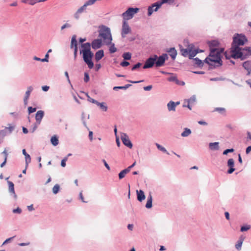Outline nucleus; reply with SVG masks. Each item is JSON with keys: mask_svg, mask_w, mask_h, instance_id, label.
<instances>
[{"mask_svg": "<svg viewBox=\"0 0 251 251\" xmlns=\"http://www.w3.org/2000/svg\"><path fill=\"white\" fill-rule=\"evenodd\" d=\"M131 86L130 84H126L124 86H118V87H114L113 88V90H117V89H126L129 87Z\"/></svg>", "mask_w": 251, "mask_h": 251, "instance_id": "4c0bfd02", "label": "nucleus"}, {"mask_svg": "<svg viewBox=\"0 0 251 251\" xmlns=\"http://www.w3.org/2000/svg\"><path fill=\"white\" fill-rule=\"evenodd\" d=\"M123 57L125 60H130L131 57V54L129 52H125L123 54Z\"/></svg>", "mask_w": 251, "mask_h": 251, "instance_id": "c9c22d12", "label": "nucleus"}, {"mask_svg": "<svg viewBox=\"0 0 251 251\" xmlns=\"http://www.w3.org/2000/svg\"><path fill=\"white\" fill-rule=\"evenodd\" d=\"M152 88V85H149L144 87V89L145 91H150Z\"/></svg>", "mask_w": 251, "mask_h": 251, "instance_id": "4d7b16f0", "label": "nucleus"}, {"mask_svg": "<svg viewBox=\"0 0 251 251\" xmlns=\"http://www.w3.org/2000/svg\"><path fill=\"white\" fill-rule=\"evenodd\" d=\"M193 61L194 62V64H195L197 66L201 67L203 65V62L202 61L198 58H194Z\"/></svg>", "mask_w": 251, "mask_h": 251, "instance_id": "2f4dec72", "label": "nucleus"}, {"mask_svg": "<svg viewBox=\"0 0 251 251\" xmlns=\"http://www.w3.org/2000/svg\"><path fill=\"white\" fill-rule=\"evenodd\" d=\"M251 228V226L250 225H246L245 226H243L241 228V231L242 232L246 231L248 230Z\"/></svg>", "mask_w": 251, "mask_h": 251, "instance_id": "ea45409f", "label": "nucleus"}, {"mask_svg": "<svg viewBox=\"0 0 251 251\" xmlns=\"http://www.w3.org/2000/svg\"><path fill=\"white\" fill-rule=\"evenodd\" d=\"M102 45L101 39H97L94 40L91 44L92 47L93 49L96 50L101 47Z\"/></svg>", "mask_w": 251, "mask_h": 251, "instance_id": "f8f14e48", "label": "nucleus"}, {"mask_svg": "<svg viewBox=\"0 0 251 251\" xmlns=\"http://www.w3.org/2000/svg\"><path fill=\"white\" fill-rule=\"evenodd\" d=\"M44 115V112L42 110H39L37 112L35 115L36 123L35 124L34 127L32 129V132H33L37 128L38 125H39L41 122L42 119H43Z\"/></svg>", "mask_w": 251, "mask_h": 251, "instance_id": "423d86ee", "label": "nucleus"}, {"mask_svg": "<svg viewBox=\"0 0 251 251\" xmlns=\"http://www.w3.org/2000/svg\"><path fill=\"white\" fill-rule=\"evenodd\" d=\"M22 152L23 154L25 156L26 163L28 164L29 163L31 162L30 156L28 153H26L25 149H23Z\"/></svg>", "mask_w": 251, "mask_h": 251, "instance_id": "a878e982", "label": "nucleus"}, {"mask_svg": "<svg viewBox=\"0 0 251 251\" xmlns=\"http://www.w3.org/2000/svg\"><path fill=\"white\" fill-rule=\"evenodd\" d=\"M81 48L80 53H82L84 62L87 64L90 69L93 68L94 63L92 59L94 54L91 51V44L89 43L82 44Z\"/></svg>", "mask_w": 251, "mask_h": 251, "instance_id": "7ed1b4c3", "label": "nucleus"}, {"mask_svg": "<svg viewBox=\"0 0 251 251\" xmlns=\"http://www.w3.org/2000/svg\"><path fill=\"white\" fill-rule=\"evenodd\" d=\"M128 173H129V170L128 169H125L124 170H123V171H122L119 174V179H122L123 178H124L126 175V174H127Z\"/></svg>", "mask_w": 251, "mask_h": 251, "instance_id": "c85d7f7f", "label": "nucleus"}, {"mask_svg": "<svg viewBox=\"0 0 251 251\" xmlns=\"http://www.w3.org/2000/svg\"><path fill=\"white\" fill-rule=\"evenodd\" d=\"M247 39L244 35L237 34L233 37V41L231 48V56L234 58L244 59L247 56L251 55V49L246 48L242 49L239 46L243 45Z\"/></svg>", "mask_w": 251, "mask_h": 251, "instance_id": "f257e3e1", "label": "nucleus"}, {"mask_svg": "<svg viewBox=\"0 0 251 251\" xmlns=\"http://www.w3.org/2000/svg\"><path fill=\"white\" fill-rule=\"evenodd\" d=\"M196 101V97L195 96L191 97L189 100H187V104H184L183 106L187 107L189 109L191 110V107L190 106V104H192Z\"/></svg>", "mask_w": 251, "mask_h": 251, "instance_id": "f3484780", "label": "nucleus"}, {"mask_svg": "<svg viewBox=\"0 0 251 251\" xmlns=\"http://www.w3.org/2000/svg\"><path fill=\"white\" fill-rule=\"evenodd\" d=\"M156 147H157V149L158 150H160L161 151H163L164 152L168 154H169V153L165 149V148H164L163 147L161 146V145H160L158 143L156 144Z\"/></svg>", "mask_w": 251, "mask_h": 251, "instance_id": "f704fd0d", "label": "nucleus"}, {"mask_svg": "<svg viewBox=\"0 0 251 251\" xmlns=\"http://www.w3.org/2000/svg\"><path fill=\"white\" fill-rule=\"evenodd\" d=\"M5 135V131L4 130H0V143Z\"/></svg>", "mask_w": 251, "mask_h": 251, "instance_id": "79ce46f5", "label": "nucleus"}, {"mask_svg": "<svg viewBox=\"0 0 251 251\" xmlns=\"http://www.w3.org/2000/svg\"><path fill=\"white\" fill-rule=\"evenodd\" d=\"M233 151H234V150L233 149H226L224 151L223 154L226 155V154H227L228 152H232Z\"/></svg>", "mask_w": 251, "mask_h": 251, "instance_id": "8fccbe9b", "label": "nucleus"}, {"mask_svg": "<svg viewBox=\"0 0 251 251\" xmlns=\"http://www.w3.org/2000/svg\"><path fill=\"white\" fill-rule=\"evenodd\" d=\"M71 48L75 49L77 48V43L76 39V36H73L71 40Z\"/></svg>", "mask_w": 251, "mask_h": 251, "instance_id": "6ab92c4d", "label": "nucleus"}, {"mask_svg": "<svg viewBox=\"0 0 251 251\" xmlns=\"http://www.w3.org/2000/svg\"><path fill=\"white\" fill-rule=\"evenodd\" d=\"M243 242V239H240L238 241L237 243L235 245L236 248L237 250H239L241 249Z\"/></svg>", "mask_w": 251, "mask_h": 251, "instance_id": "e433bc0d", "label": "nucleus"}, {"mask_svg": "<svg viewBox=\"0 0 251 251\" xmlns=\"http://www.w3.org/2000/svg\"><path fill=\"white\" fill-rule=\"evenodd\" d=\"M168 51L172 58L173 60L175 59L177 55V52L175 49L174 48H171Z\"/></svg>", "mask_w": 251, "mask_h": 251, "instance_id": "aec40b11", "label": "nucleus"}, {"mask_svg": "<svg viewBox=\"0 0 251 251\" xmlns=\"http://www.w3.org/2000/svg\"><path fill=\"white\" fill-rule=\"evenodd\" d=\"M2 153L4 154V158H6V160H7L8 154L6 149L4 150Z\"/></svg>", "mask_w": 251, "mask_h": 251, "instance_id": "13d9d810", "label": "nucleus"}, {"mask_svg": "<svg viewBox=\"0 0 251 251\" xmlns=\"http://www.w3.org/2000/svg\"><path fill=\"white\" fill-rule=\"evenodd\" d=\"M50 141L51 144L55 146L58 144V140L56 136H53L51 138Z\"/></svg>", "mask_w": 251, "mask_h": 251, "instance_id": "c756f323", "label": "nucleus"}, {"mask_svg": "<svg viewBox=\"0 0 251 251\" xmlns=\"http://www.w3.org/2000/svg\"><path fill=\"white\" fill-rule=\"evenodd\" d=\"M214 111H218L220 113H224L226 111V109L223 107H217L215 109Z\"/></svg>", "mask_w": 251, "mask_h": 251, "instance_id": "c03bdc74", "label": "nucleus"}, {"mask_svg": "<svg viewBox=\"0 0 251 251\" xmlns=\"http://www.w3.org/2000/svg\"><path fill=\"white\" fill-rule=\"evenodd\" d=\"M79 14H80L76 11L74 15L75 18L76 19H78L79 17Z\"/></svg>", "mask_w": 251, "mask_h": 251, "instance_id": "774afa93", "label": "nucleus"}, {"mask_svg": "<svg viewBox=\"0 0 251 251\" xmlns=\"http://www.w3.org/2000/svg\"><path fill=\"white\" fill-rule=\"evenodd\" d=\"M33 88L31 86H29L27 88V90L25 92V96L24 98V103L26 105L27 104V100L30 95V93L32 91Z\"/></svg>", "mask_w": 251, "mask_h": 251, "instance_id": "2eb2a0df", "label": "nucleus"}, {"mask_svg": "<svg viewBox=\"0 0 251 251\" xmlns=\"http://www.w3.org/2000/svg\"><path fill=\"white\" fill-rule=\"evenodd\" d=\"M157 58L156 55H154L153 56L149 58L146 61L143 69H148L151 68L154 64L155 65V61Z\"/></svg>", "mask_w": 251, "mask_h": 251, "instance_id": "6e6552de", "label": "nucleus"}, {"mask_svg": "<svg viewBox=\"0 0 251 251\" xmlns=\"http://www.w3.org/2000/svg\"><path fill=\"white\" fill-rule=\"evenodd\" d=\"M152 198L151 195H150L148 197L147 201L146 204V207L147 208H150L152 207Z\"/></svg>", "mask_w": 251, "mask_h": 251, "instance_id": "b1692460", "label": "nucleus"}, {"mask_svg": "<svg viewBox=\"0 0 251 251\" xmlns=\"http://www.w3.org/2000/svg\"><path fill=\"white\" fill-rule=\"evenodd\" d=\"M87 100L89 102L95 103L97 105V103L98 102V101L91 98L88 95H87Z\"/></svg>", "mask_w": 251, "mask_h": 251, "instance_id": "a19ab883", "label": "nucleus"}, {"mask_svg": "<svg viewBox=\"0 0 251 251\" xmlns=\"http://www.w3.org/2000/svg\"><path fill=\"white\" fill-rule=\"evenodd\" d=\"M167 107L169 111H175L176 104L174 101H170L168 104Z\"/></svg>", "mask_w": 251, "mask_h": 251, "instance_id": "5701e85b", "label": "nucleus"}, {"mask_svg": "<svg viewBox=\"0 0 251 251\" xmlns=\"http://www.w3.org/2000/svg\"><path fill=\"white\" fill-rule=\"evenodd\" d=\"M59 186L58 184L55 185L52 188L53 193L55 194H57L59 191Z\"/></svg>", "mask_w": 251, "mask_h": 251, "instance_id": "58836bf2", "label": "nucleus"}, {"mask_svg": "<svg viewBox=\"0 0 251 251\" xmlns=\"http://www.w3.org/2000/svg\"><path fill=\"white\" fill-rule=\"evenodd\" d=\"M169 0H161L160 1H158L157 2H155L151 5V6H149L148 8V16H151L152 12V7H156L155 9H154V11H156L160 7V6L165 3H167L169 1Z\"/></svg>", "mask_w": 251, "mask_h": 251, "instance_id": "0eeeda50", "label": "nucleus"}, {"mask_svg": "<svg viewBox=\"0 0 251 251\" xmlns=\"http://www.w3.org/2000/svg\"><path fill=\"white\" fill-rule=\"evenodd\" d=\"M201 50H192L191 49L189 50V57L190 59H192L193 57L195 56L196 54L199 52H202Z\"/></svg>", "mask_w": 251, "mask_h": 251, "instance_id": "412c9836", "label": "nucleus"}, {"mask_svg": "<svg viewBox=\"0 0 251 251\" xmlns=\"http://www.w3.org/2000/svg\"><path fill=\"white\" fill-rule=\"evenodd\" d=\"M49 57V53H47L45 55V57L44 58H43V59H42V60H41V61H42V62H48L49 61V60H48Z\"/></svg>", "mask_w": 251, "mask_h": 251, "instance_id": "603ef678", "label": "nucleus"}, {"mask_svg": "<svg viewBox=\"0 0 251 251\" xmlns=\"http://www.w3.org/2000/svg\"><path fill=\"white\" fill-rule=\"evenodd\" d=\"M243 68L248 72L247 75L251 74V61H247L243 63Z\"/></svg>", "mask_w": 251, "mask_h": 251, "instance_id": "4468645a", "label": "nucleus"}, {"mask_svg": "<svg viewBox=\"0 0 251 251\" xmlns=\"http://www.w3.org/2000/svg\"><path fill=\"white\" fill-rule=\"evenodd\" d=\"M190 49H181L180 50V52L181 53V54L185 56V57H186L187 56L189 55V50Z\"/></svg>", "mask_w": 251, "mask_h": 251, "instance_id": "473e14b6", "label": "nucleus"}, {"mask_svg": "<svg viewBox=\"0 0 251 251\" xmlns=\"http://www.w3.org/2000/svg\"><path fill=\"white\" fill-rule=\"evenodd\" d=\"M74 58L75 59L76 58V56H77V48L74 49Z\"/></svg>", "mask_w": 251, "mask_h": 251, "instance_id": "052dcab7", "label": "nucleus"}, {"mask_svg": "<svg viewBox=\"0 0 251 251\" xmlns=\"http://www.w3.org/2000/svg\"><path fill=\"white\" fill-rule=\"evenodd\" d=\"M42 88L44 91H47L49 89V87L48 86H44L42 87Z\"/></svg>", "mask_w": 251, "mask_h": 251, "instance_id": "680f3d73", "label": "nucleus"}, {"mask_svg": "<svg viewBox=\"0 0 251 251\" xmlns=\"http://www.w3.org/2000/svg\"><path fill=\"white\" fill-rule=\"evenodd\" d=\"M71 27V25L70 24L66 23L61 27V30H62L66 28H70Z\"/></svg>", "mask_w": 251, "mask_h": 251, "instance_id": "a18cd8bd", "label": "nucleus"}, {"mask_svg": "<svg viewBox=\"0 0 251 251\" xmlns=\"http://www.w3.org/2000/svg\"><path fill=\"white\" fill-rule=\"evenodd\" d=\"M5 128L8 129L10 132H11L14 129V126L9 125L8 127H6Z\"/></svg>", "mask_w": 251, "mask_h": 251, "instance_id": "bf43d9fd", "label": "nucleus"}, {"mask_svg": "<svg viewBox=\"0 0 251 251\" xmlns=\"http://www.w3.org/2000/svg\"><path fill=\"white\" fill-rule=\"evenodd\" d=\"M103 55V51L102 50H100L96 53L95 59L97 61H99L102 58Z\"/></svg>", "mask_w": 251, "mask_h": 251, "instance_id": "4be33fe9", "label": "nucleus"}, {"mask_svg": "<svg viewBox=\"0 0 251 251\" xmlns=\"http://www.w3.org/2000/svg\"><path fill=\"white\" fill-rule=\"evenodd\" d=\"M191 133V131L190 129L185 128L184 129V131L181 133V136L182 137H187Z\"/></svg>", "mask_w": 251, "mask_h": 251, "instance_id": "7c9ffc66", "label": "nucleus"}, {"mask_svg": "<svg viewBox=\"0 0 251 251\" xmlns=\"http://www.w3.org/2000/svg\"><path fill=\"white\" fill-rule=\"evenodd\" d=\"M246 153L247 154H248L251 151V146H249L247 149H246Z\"/></svg>", "mask_w": 251, "mask_h": 251, "instance_id": "0e129e2a", "label": "nucleus"}, {"mask_svg": "<svg viewBox=\"0 0 251 251\" xmlns=\"http://www.w3.org/2000/svg\"><path fill=\"white\" fill-rule=\"evenodd\" d=\"M209 147L211 150H216L218 149V143H211L209 144Z\"/></svg>", "mask_w": 251, "mask_h": 251, "instance_id": "72a5a7b5", "label": "nucleus"}, {"mask_svg": "<svg viewBox=\"0 0 251 251\" xmlns=\"http://www.w3.org/2000/svg\"><path fill=\"white\" fill-rule=\"evenodd\" d=\"M87 6L86 5H85V4L82 6H81V7H80L77 10V12L78 13H79V14L81 13L83 11H84L85 9H86V8Z\"/></svg>", "mask_w": 251, "mask_h": 251, "instance_id": "37998d69", "label": "nucleus"}, {"mask_svg": "<svg viewBox=\"0 0 251 251\" xmlns=\"http://www.w3.org/2000/svg\"><path fill=\"white\" fill-rule=\"evenodd\" d=\"M224 50H219L217 48H212L208 57L205 58V62L209 65L221 66L222 65L221 53Z\"/></svg>", "mask_w": 251, "mask_h": 251, "instance_id": "f03ea898", "label": "nucleus"}, {"mask_svg": "<svg viewBox=\"0 0 251 251\" xmlns=\"http://www.w3.org/2000/svg\"><path fill=\"white\" fill-rule=\"evenodd\" d=\"M219 45V43L217 41H212L209 43V46L210 47V51H211L212 48H217Z\"/></svg>", "mask_w": 251, "mask_h": 251, "instance_id": "cd10ccee", "label": "nucleus"}, {"mask_svg": "<svg viewBox=\"0 0 251 251\" xmlns=\"http://www.w3.org/2000/svg\"><path fill=\"white\" fill-rule=\"evenodd\" d=\"M198 123L200 124V125H204V126H206L207 125V123L205 122H204V121H200L198 122Z\"/></svg>", "mask_w": 251, "mask_h": 251, "instance_id": "338daca9", "label": "nucleus"}, {"mask_svg": "<svg viewBox=\"0 0 251 251\" xmlns=\"http://www.w3.org/2000/svg\"><path fill=\"white\" fill-rule=\"evenodd\" d=\"M227 166L229 168V169L228 170L227 173L229 174H232L234 171L235 168L234 166V160L232 158H230L228 159L227 161Z\"/></svg>", "mask_w": 251, "mask_h": 251, "instance_id": "ddd939ff", "label": "nucleus"}, {"mask_svg": "<svg viewBox=\"0 0 251 251\" xmlns=\"http://www.w3.org/2000/svg\"><path fill=\"white\" fill-rule=\"evenodd\" d=\"M142 66L141 63H138L136 64H135L131 69L132 71H134L139 68H140Z\"/></svg>", "mask_w": 251, "mask_h": 251, "instance_id": "49530a36", "label": "nucleus"}, {"mask_svg": "<svg viewBox=\"0 0 251 251\" xmlns=\"http://www.w3.org/2000/svg\"><path fill=\"white\" fill-rule=\"evenodd\" d=\"M46 0H24L23 1V2L25 3H28L30 5H34L37 2L45 1Z\"/></svg>", "mask_w": 251, "mask_h": 251, "instance_id": "bb28decb", "label": "nucleus"}, {"mask_svg": "<svg viewBox=\"0 0 251 251\" xmlns=\"http://www.w3.org/2000/svg\"><path fill=\"white\" fill-rule=\"evenodd\" d=\"M137 200L139 201H142L145 199V195L144 192L142 190H137Z\"/></svg>", "mask_w": 251, "mask_h": 251, "instance_id": "a211bd4d", "label": "nucleus"}, {"mask_svg": "<svg viewBox=\"0 0 251 251\" xmlns=\"http://www.w3.org/2000/svg\"><path fill=\"white\" fill-rule=\"evenodd\" d=\"M103 163L104 164L105 166L106 167V168L108 170H109L110 169V167H109V165L108 164V163L105 161V160H103Z\"/></svg>", "mask_w": 251, "mask_h": 251, "instance_id": "e2e57ef3", "label": "nucleus"}, {"mask_svg": "<svg viewBox=\"0 0 251 251\" xmlns=\"http://www.w3.org/2000/svg\"><path fill=\"white\" fill-rule=\"evenodd\" d=\"M121 140L123 144L130 149L132 148V144L130 142L128 136L125 133H122Z\"/></svg>", "mask_w": 251, "mask_h": 251, "instance_id": "9b49d317", "label": "nucleus"}, {"mask_svg": "<svg viewBox=\"0 0 251 251\" xmlns=\"http://www.w3.org/2000/svg\"><path fill=\"white\" fill-rule=\"evenodd\" d=\"M22 210L20 208H17L16 209H13V212L14 213H20L21 212Z\"/></svg>", "mask_w": 251, "mask_h": 251, "instance_id": "6e6d98bb", "label": "nucleus"}, {"mask_svg": "<svg viewBox=\"0 0 251 251\" xmlns=\"http://www.w3.org/2000/svg\"><path fill=\"white\" fill-rule=\"evenodd\" d=\"M129 65V63L127 61H123L121 63V65L123 67H126Z\"/></svg>", "mask_w": 251, "mask_h": 251, "instance_id": "3c124183", "label": "nucleus"}, {"mask_svg": "<svg viewBox=\"0 0 251 251\" xmlns=\"http://www.w3.org/2000/svg\"><path fill=\"white\" fill-rule=\"evenodd\" d=\"M89 80V76L87 73H85L84 80L85 82H87Z\"/></svg>", "mask_w": 251, "mask_h": 251, "instance_id": "864d4df0", "label": "nucleus"}, {"mask_svg": "<svg viewBox=\"0 0 251 251\" xmlns=\"http://www.w3.org/2000/svg\"><path fill=\"white\" fill-rule=\"evenodd\" d=\"M36 110V108H33L31 106L28 107V112L29 114L35 112Z\"/></svg>", "mask_w": 251, "mask_h": 251, "instance_id": "de8ad7c7", "label": "nucleus"}, {"mask_svg": "<svg viewBox=\"0 0 251 251\" xmlns=\"http://www.w3.org/2000/svg\"><path fill=\"white\" fill-rule=\"evenodd\" d=\"M7 184L8 185V190L10 193H12L14 195L15 198H16L17 196L15 194V190H14V183L10 181H7Z\"/></svg>", "mask_w": 251, "mask_h": 251, "instance_id": "dca6fc26", "label": "nucleus"}, {"mask_svg": "<svg viewBox=\"0 0 251 251\" xmlns=\"http://www.w3.org/2000/svg\"><path fill=\"white\" fill-rule=\"evenodd\" d=\"M116 50V48L114 47V45L112 44L111 43V53L115 52Z\"/></svg>", "mask_w": 251, "mask_h": 251, "instance_id": "5fc2aeb1", "label": "nucleus"}, {"mask_svg": "<svg viewBox=\"0 0 251 251\" xmlns=\"http://www.w3.org/2000/svg\"><path fill=\"white\" fill-rule=\"evenodd\" d=\"M127 228L130 230H132L133 228V225L132 224H129L127 226Z\"/></svg>", "mask_w": 251, "mask_h": 251, "instance_id": "69168bd1", "label": "nucleus"}, {"mask_svg": "<svg viewBox=\"0 0 251 251\" xmlns=\"http://www.w3.org/2000/svg\"><path fill=\"white\" fill-rule=\"evenodd\" d=\"M110 35V31L108 28L102 26L99 31V37L103 40L108 38Z\"/></svg>", "mask_w": 251, "mask_h": 251, "instance_id": "1a4fd4ad", "label": "nucleus"}, {"mask_svg": "<svg viewBox=\"0 0 251 251\" xmlns=\"http://www.w3.org/2000/svg\"><path fill=\"white\" fill-rule=\"evenodd\" d=\"M168 59V55L167 54H163L160 56L155 61V66L157 67H161L164 64L165 61Z\"/></svg>", "mask_w": 251, "mask_h": 251, "instance_id": "9d476101", "label": "nucleus"}, {"mask_svg": "<svg viewBox=\"0 0 251 251\" xmlns=\"http://www.w3.org/2000/svg\"><path fill=\"white\" fill-rule=\"evenodd\" d=\"M67 159H68L67 157H66L62 160L61 163V165L62 167H64L66 166V162L67 160Z\"/></svg>", "mask_w": 251, "mask_h": 251, "instance_id": "09e8293b", "label": "nucleus"}, {"mask_svg": "<svg viewBox=\"0 0 251 251\" xmlns=\"http://www.w3.org/2000/svg\"><path fill=\"white\" fill-rule=\"evenodd\" d=\"M97 105L99 107H100V108L102 111H107V110L108 109L107 106H106L105 103H104V102L100 103V102H98L97 103Z\"/></svg>", "mask_w": 251, "mask_h": 251, "instance_id": "393cba45", "label": "nucleus"}, {"mask_svg": "<svg viewBox=\"0 0 251 251\" xmlns=\"http://www.w3.org/2000/svg\"><path fill=\"white\" fill-rule=\"evenodd\" d=\"M131 32V29L127 21H123L121 29V35L123 38L126 37V35Z\"/></svg>", "mask_w": 251, "mask_h": 251, "instance_id": "39448f33", "label": "nucleus"}, {"mask_svg": "<svg viewBox=\"0 0 251 251\" xmlns=\"http://www.w3.org/2000/svg\"><path fill=\"white\" fill-rule=\"evenodd\" d=\"M139 10L138 8H129L127 10L122 14L123 21H127L132 19L134 15Z\"/></svg>", "mask_w": 251, "mask_h": 251, "instance_id": "20e7f679", "label": "nucleus"}]
</instances>
